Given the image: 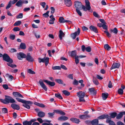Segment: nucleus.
Wrapping results in <instances>:
<instances>
[{
	"mask_svg": "<svg viewBox=\"0 0 125 125\" xmlns=\"http://www.w3.org/2000/svg\"><path fill=\"white\" fill-rule=\"evenodd\" d=\"M49 79L52 81L51 82L45 79L43 81L41 79L39 80V82L41 86L45 91L47 90V88L43 82L46 83L47 85H48L49 87H50L54 86L55 84V82H52L54 81V79L52 77H49Z\"/></svg>",
	"mask_w": 125,
	"mask_h": 125,
	"instance_id": "f257e3e1",
	"label": "nucleus"
},
{
	"mask_svg": "<svg viewBox=\"0 0 125 125\" xmlns=\"http://www.w3.org/2000/svg\"><path fill=\"white\" fill-rule=\"evenodd\" d=\"M18 0H13L12 1H10L6 8H10L11 7L12 4H13L17 2L15 5L18 7H21L24 3L27 4L28 3V1L27 0H19L17 1Z\"/></svg>",
	"mask_w": 125,
	"mask_h": 125,
	"instance_id": "f03ea898",
	"label": "nucleus"
},
{
	"mask_svg": "<svg viewBox=\"0 0 125 125\" xmlns=\"http://www.w3.org/2000/svg\"><path fill=\"white\" fill-rule=\"evenodd\" d=\"M3 58L4 60L9 62L7 63V64L8 66L12 68L17 67L16 65L11 64L13 62V61L7 54L4 53L3 55Z\"/></svg>",
	"mask_w": 125,
	"mask_h": 125,
	"instance_id": "7ed1b4c3",
	"label": "nucleus"
},
{
	"mask_svg": "<svg viewBox=\"0 0 125 125\" xmlns=\"http://www.w3.org/2000/svg\"><path fill=\"white\" fill-rule=\"evenodd\" d=\"M77 96L79 98V101L85 102V100L84 98L85 96V93L82 91H80L77 93Z\"/></svg>",
	"mask_w": 125,
	"mask_h": 125,
	"instance_id": "20e7f679",
	"label": "nucleus"
},
{
	"mask_svg": "<svg viewBox=\"0 0 125 125\" xmlns=\"http://www.w3.org/2000/svg\"><path fill=\"white\" fill-rule=\"evenodd\" d=\"M49 59L48 57L45 58V57L42 59L39 58H38V61L39 63L44 62L45 65L47 66L49 63Z\"/></svg>",
	"mask_w": 125,
	"mask_h": 125,
	"instance_id": "39448f33",
	"label": "nucleus"
},
{
	"mask_svg": "<svg viewBox=\"0 0 125 125\" xmlns=\"http://www.w3.org/2000/svg\"><path fill=\"white\" fill-rule=\"evenodd\" d=\"M26 103H24L22 105L24 107L28 109L30 108V105H31L33 104V103L31 101H26Z\"/></svg>",
	"mask_w": 125,
	"mask_h": 125,
	"instance_id": "423d86ee",
	"label": "nucleus"
},
{
	"mask_svg": "<svg viewBox=\"0 0 125 125\" xmlns=\"http://www.w3.org/2000/svg\"><path fill=\"white\" fill-rule=\"evenodd\" d=\"M5 99H0V101L3 104H8V102H9L8 101L10 98V96L6 95H5Z\"/></svg>",
	"mask_w": 125,
	"mask_h": 125,
	"instance_id": "0eeeda50",
	"label": "nucleus"
},
{
	"mask_svg": "<svg viewBox=\"0 0 125 125\" xmlns=\"http://www.w3.org/2000/svg\"><path fill=\"white\" fill-rule=\"evenodd\" d=\"M80 32V29L79 28H78L77 31H75L74 33L71 34V37L73 39H74L76 38V36L79 34Z\"/></svg>",
	"mask_w": 125,
	"mask_h": 125,
	"instance_id": "6e6552de",
	"label": "nucleus"
},
{
	"mask_svg": "<svg viewBox=\"0 0 125 125\" xmlns=\"http://www.w3.org/2000/svg\"><path fill=\"white\" fill-rule=\"evenodd\" d=\"M74 5L76 8H85V7L83 5L81 2L76 1L74 2Z\"/></svg>",
	"mask_w": 125,
	"mask_h": 125,
	"instance_id": "1a4fd4ad",
	"label": "nucleus"
},
{
	"mask_svg": "<svg viewBox=\"0 0 125 125\" xmlns=\"http://www.w3.org/2000/svg\"><path fill=\"white\" fill-rule=\"evenodd\" d=\"M26 60L29 62H32L34 61V60L33 57L31 56L30 53H28L26 55Z\"/></svg>",
	"mask_w": 125,
	"mask_h": 125,
	"instance_id": "9d476101",
	"label": "nucleus"
},
{
	"mask_svg": "<svg viewBox=\"0 0 125 125\" xmlns=\"http://www.w3.org/2000/svg\"><path fill=\"white\" fill-rule=\"evenodd\" d=\"M26 54L22 52H20L17 54V57L19 60H21L22 58H25L26 57Z\"/></svg>",
	"mask_w": 125,
	"mask_h": 125,
	"instance_id": "9b49d317",
	"label": "nucleus"
},
{
	"mask_svg": "<svg viewBox=\"0 0 125 125\" xmlns=\"http://www.w3.org/2000/svg\"><path fill=\"white\" fill-rule=\"evenodd\" d=\"M120 65V64L119 63H114L110 68V70H112L115 68H118L119 67Z\"/></svg>",
	"mask_w": 125,
	"mask_h": 125,
	"instance_id": "f8f14e48",
	"label": "nucleus"
},
{
	"mask_svg": "<svg viewBox=\"0 0 125 125\" xmlns=\"http://www.w3.org/2000/svg\"><path fill=\"white\" fill-rule=\"evenodd\" d=\"M124 115H125V111L120 112L119 114H117L116 118L118 119H120L123 117Z\"/></svg>",
	"mask_w": 125,
	"mask_h": 125,
	"instance_id": "ddd939ff",
	"label": "nucleus"
},
{
	"mask_svg": "<svg viewBox=\"0 0 125 125\" xmlns=\"http://www.w3.org/2000/svg\"><path fill=\"white\" fill-rule=\"evenodd\" d=\"M12 94L15 97L23 98V96L19 92H13L12 93Z\"/></svg>",
	"mask_w": 125,
	"mask_h": 125,
	"instance_id": "4468645a",
	"label": "nucleus"
},
{
	"mask_svg": "<svg viewBox=\"0 0 125 125\" xmlns=\"http://www.w3.org/2000/svg\"><path fill=\"white\" fill-rule=\"evenodd\" d=\"M11 106L14 110H19L20 108L19 105L16 104H11Z\"/></svg>",
	"mask_w": 125,
	"mask_h": 125,
	"instance_id": "2eb2a0df",
	"label": "nucleus"
},
{
	"mask_svg": "<svg viewBox=\"0 0 125 125\" xmlns=\"http://www.w3.org/2000/svg\"><path fill=\"white\" fill-rule=\"evenodd\" d=\"M65 4L67 6L69 7L72 5V2L71 0H64Z\"/></svg>",
	"mask_w": 125,
	"mask_h": 125,
	"instance_id": "dca6fc26",
	"label": "nucleus"
},
{
	"mask_svg": "<svg viewBox=\"0 0 125 125\" xmlns=\"http://www.w3.org/2000/svg\"><path fill=\"white\" fill-rule=\"evenodd\" d=\"M89 28L91 31L95 33H97L98 32V31L97 28L93 25L90 26Z\"/></svg>",
	"mask_w": 125,
	"mask_h": 125,
	"instance_id": "f3484780",
	"label": "nucleus"
},
{
	"mask_svg": "<svg viewBox=\"0 0 125 125\" xmlns=\"http://www.w3.org/2000/svg\"><path fill=\"white\" fill-rule=\"evenodd\" d=\"M70 121L73 123H75L76 124H78L80 122L79 119L75 118H72L70 119Z\"/></svg>",
	"mask_w": 125,
	"mask_h": 125,
	"instance_id": "a211bd4d",
	"label": "nucleus"
},
{
	"mask_svg": "<svg viewBox=\"0 0 125 125\" xmlns=\"http://www.w3.org/2000/svg\"><path fill=\"white\" fill-rule=\"evenodd\" d=\"M99 123L98 119H95L91 121V124L92 125H97Z\"/></svg>",
	"mask_w": 125,
	"mask_h": 125,
	"instance_id": "6ab92c4d",
	"label": "nucleus"
},
{
	"mask_svg": "<svg viewBox=\"0 0 125 125\" xmlns=\"http://www.w3.org/2000/svg\"><path fill=\"white\" fill-rule=\"evenodd\" d=\"M70 55L71 57L73 58H75L77 56H78L77 55V52L76 50H73L71 51Z\"/></svg>",
	"mask_w": 125,
	"mask_h": 125,
	"instance_id": "aec40b11",
	"label": "nucleus"
},
{
	"mask_svg": "<svg viewBox=\"0 0 125 125\" xmlns=\"http://www.w3.org/2000/svg\"><path fill=\"white\" fill-rule=\"evenodd\" d=\"M54 112L58 114H60L61 115H65V113L62 111L59 110H54Z\"/></svg>",
	"mask_w": 125,
	"mask_h": 125,
	"instance_id": "412c9836",
	"label": "nucleus"
},
{
	"mask_svg": "<svg viewBox=\"0 0 125 125\" xmlns=\"http://www.w3.org/2000/svg\"><path fill=\"white\" fill-rule=\"evenodd\" d=\"M55 81L56 83L59 84H63L64 86L65 85V84L63 83V81L60 79H56L55 80Z\"/></svg>",
	"mask_w": 125,
	"mask_h": 125,
	"instance_id": "4be33fe9",
	"label": "nucleus"
},
{
	"mask_svg": "<svg viewBox=\"0 0 125 125\" xmlns=\"http://www.w3.org/2000/svg\"><path fill=\"white\" fill-rule=\"evenodd\" d=\"M45 115V113L42 111H40L38 112L37 115L39 117L42 118L44 117Z\"/></svg>",
	"mask_w": 125,
	"mask_h": 125,
	"instance_id": "5701e85b",
	"label": "nucleus"
},
{
	"mask_svg": "<svg viewBox=\"0 0 125 125\" xmlns=\"http://www.w3.org/2000/svg\"><path fill=\"white\" fill-rule=\"evenodd\" d=\"M68 118L67 117L65 116H61L59 117L58 118V120L59 121H65L68 120Z\"/></svg>",
	"mask_w": 125,
	"mask_h": 125,
	"instance_id": "b1692460",
	"label": "nucleus"
},
{
	"mask_svg": "<svg viewBox=\"0 0 125 125\" xmlns=\"http://www.w3.org/2000/svg\"><path fill=\"white\" fill-rule=\"evenodd\" d=\"M65 35V34L63 32V31L61 30H60L59 31V37L61 40H62V37L64 36Z\"/></svg>",
	"mask_w": 125,
	"mask_h": 125,
	"instance_id": "393cba45",
	"label": "nucleus"
},
{
	"mask_svg": "<svg viewBox=\"0 0 125 125\" xmlns=\"http://www.w3.org/2000/svg\"><path fill=\"white\" fill-rule=\"evenodd\" d=\"M107 114H105L99 116L97 117L98 120H103L106 118Z\"/></svg>",
	"mask_w": 125,
	"mask_h": 125,
	"instance_id": "a878e982",
	"label": "nucleus"
},
{
	"mask_svg": "<svg viewBox=\"0 0 125 125\" xmlns=\"http://www.w3.org/2000/svg\"><path fill=\"white\" fill-rule=\"evenodd\" d=\"M108 94L107 93H104L102 94V99L103 100H105L108 97Z\"/></svg>",
	"mask_w": 125,
	"mask_h": 125,
	"instance_id": "bb28decb",
	"label": "nucleus"
},
{
	"mask_svg": "<svg viewBox=\"0 0 125 125\" xmlns=\"http://www.w3.org/2000/svg\"><path fill=\"white\" fill-rule=\"evenodd\" d=\"M109 114L111 118H114L116 117L117 113L115 112H113L110 113Z\"/></svg>",
	"mask_w": 125,
	"mask_h": 125,
	"instance_id": "cd10ccee",
	"label": "nucleus"
},
{
	"mask_svg": "<svg viewBox=\"0 0 125 125\" xmlns=\"http://www.w3.org/2000/svg\"><path fill=\"white\" fill-rule=\"evenodd\" d=\"M34 104L36 105H37L41 108H43L45 107V106L42 103H40L38 102H35Z\"/></svg>",
	"mask_w": 125,
	"mask_h": 125,
	"instance_id": "c85d7f7f",
	"label": "nucleus"
},
{
	"mask_svg": "<svg viewBox=\"0 0 125 125\" xmlns=\"http://www.w3.org/2000/svg\"><path fill=\"white\" fill-rule=\"evenodd\" d=\"M20 47L22 49L24 50L26 48V46L24 43L21 42L20 45Z\"/></svg>",
	"mask_w": 125,
	"mask_h": 125,
	"instance_id": "c756f323",
	"label": "nucleus"
},
{
	"mask_svg": "<svg viewBox=\"0 0 125 125\" xmlns=\"http://www.w3.org/2000/svg\"><path fill=\"white\" fill-rule=\"evenodd\" d=\"M59 22L60 23L65 22L67 21L66 20H64L63 17H60L59 19Z\"/></svg>",
	"mask_w": 125,
	"mask_h": 125,
	"instance_id": "7c9ffc66",
	"label": "nucleus"
},
{
	"mask_svg": "<svg viewBox=\"0 0 125 125\" xmlns=\"http://www.w3.org/2000/svg\"><path fill=\"white\" fill-rule=\"evenodd\" d=\"M44 121L46 122L49 123H48L46 122L42 124V125H52V123H50L51 122V121L50 120H45Z\"/></svg>",
	"mask_w": 125,
	"mask_h": 125,
	"instance_id": "2f4dec72",
	"label": "nucleus"
},
{
	"mask_svg": "<svg viewBox=\"0 0 125 125\" xmlns=\"http://www.w3.org/2000/svg\"><path fill=\"white\" fill-rule=\"evenodd\" d=\"M89 90L91 93L95 95L96 94V92L93 88H89Z\"/></svg>",
	"mask_w": 125,
	"mask_h": 125,
	"instance_id": "473e14b6",
	"label": "nucleus"
},
{
	"mask_svg": "<svg viewBox=\"0 0 125 125\" xmlns=\"http://www.w3.org/2000/svg\"><path fill=\"white\" fill-rule=\"evenodd\" d=\"M85 2L86 6L85 8H91L90 5V3L88 0H85Z\"/></svg>",
	"mask_w": 125,
	"mask_h": 125,
	"instance_id": "72a5a7b5",
	"label": "nucleus"
},
{
	"mask_svg": "<svg viewBox=\"0 0 125 125\" xmlns=\"http://www.w3.org/2000/svg\"><path fill=\"white\" fill-rule=\"evenodd\" d=\"M110 31L114 33L115 34H116L118 32V31L116 28H115L113 29H111Z\"/></svg>",
	"mask_w": 125,
	"mask_h": 125,
	"instance_id": "f704fd0d",
	"label": "nucleus"
},
{
	"mask_svg": "<svg viewBox=\"0 0 125 125\" xmlns=\"http://www.w3.org/2000/svg\"><path fill=\"white\" fill-rule=\"evenodd\" d=\"M54 114L55 113L54 112L52 113H49L48 114V117L51 118H53Z\"/></svg>",
	"mask_w": 125,
	"mask_h": 125,
	"instance_id": "c9c22d12",
	"label": "nucleus"
},
{
	"mask_svg": "<svg viewBox=\"0 0 125 125\" xmlns=\"http://www.w3.org/2000/svg\"><path fill=\"white\" fill-rule=\"evenodd\" d=\"M106 116H106V123H108L111 121V118L108 114H107Z\"/></svg>",
	"mask_w": 125,
	"mask_h": 125,
	"instance_id": "e433bc0d",
	"label": "nucleus"
},
{
	"mask_svg": "<svg viewBox=\"0 0 125 125\" xmlns=\"http://www.w3.org/2000/svg\"><path fill=\"white\" fill-rule=\"evenodd\" d=\"M9 102H8V104L9 103H13L15 102V100L11 96L10 98L9 101Z\"/></svg>",
	"mask_w": 125,
	"mask_h": 125,
	"instance_id": "4c0bfd02",
	"label": "nucleus"
},
{
	"mask_svg": "<svg viewBox=\"0 0 125 125\" xmlns=\"http://www.w3.org/2000/svg\"><path fill=\"white\" fill-rule=\"evenodd\" d=\"M63 93L66 96H68L70 94V93L67 90H64L62 91Z\"/></svg>",
	"mask_w": 125,
	"mask_h": 125,
	"instance_id": "58836bf2",
	"label": "nucleus"
},
{
	"mask_svg": "<svg viewBox=\"0 0 125 125\" xmlns=\"http://www.w3.org/2000/svg\"><path fill=\"white\" fill-rule=\"evenodd\" d=\"M16 99L17 100V101L18 102L22 103L23 104L24 103H26L25 102L26 100H23L21 98H16Z\"/></svg>",
	"mask_w": 125,
	"mask_h": 125,
	"instance_id": "ea45409f",
	"label": "nucleus"
},
{
	"mask_svg": "<svg viewBox=\"0 0 125 125\" xmlns=\"http://www.w3.org/2000/svg\"><path fill=\"white\" fill-rule=\"evenodd\" d=\"M55 96L56 97L60 99H63V98L61 95L59 93H56L55 94Z\"/></svg>",
	"mask_w": 125,
	"mask_h": 125,
	"instance_id": "a19ab883",
	"label": "nucleus"
},
{
	"mask_svg": "<svg viewBox=\"0 0 125 125\" xmlns=\"http://www.w3.org/2000/svg\"><path fill=\"white\" fill-rule=\"evenodd\" d=\"M21 23V22L20 21H16L14 24V26H18L20 25Z\"/></svg>",
	"mask_w": 125,
	"mask_h": 125,
	"instance_id": "79ce46f5",
	"label": "nucleus"
},
{
	"mask_svg": "<svg viewBox=\"0 0 125 125\" xmlns=\"http://www.w3.org/2000/svg\"><path fill=\"white\" fill-rule=\"evenodd\" d=\"M105 49L107 50L108 51L110 50L111 49V47L107 44H105L104 46Z\"/></svg>",
	"mask_w": 125,
	"mask_h": 125,
	"instance_id": "37998d69",
	"label": "nucleus"
},
{
	"mask_svg": "<svg viewBox=\"0 0 125 125\" xmlns=\"http://www.w3.org/2000/svg\"><path fill=\"white\" fill-rule=\"evenodd\" d=\"M23 125H31L30 121H25L23 122Z\"/></svg>",
	"mask_w": 125,
	"mask_h": 125,
	"instance_id": "c03bdc74",
	"label": "nucleus"
},
{
	"mask_svg": "<svg viewBox=\"0 0 125 125\" xmlns=\"http://www.w3.org/2000/svg\"><path fill=\"white\" fill-rule=\"evenodd\" d=\"M2 112L4 114L7 113L8 112L7 109L6 108H4L2 109Z\"/></svg>",
	"mask_w": 125,
	"mask_h": 125,
	"instance_id": "a18cd8bd",
	"label": "nucleus"
},
{
	"mask_svg": "<svg viewBox=\"0 0 125 125\" xmlns=\"http://www.w3.org/2000/svg\"><path fill=\"white\" fill-rule=\"evenodd\" d=\"M49 11H47L46 13L43 14V16L46 18L48 17L49 16Z\"/></svg>",
	"mask_w": 125,
	"mask_h": 125,
	"instance_id": "49530a36",
	"label": "nucleus"
},
{
	"mask_svg": "<svg viewBox=\"0 0 125 125\" xmlns=\"http://www.w3.org/2000/svg\"><path fill=\"white\" fill-rule=\"evenodd\" d=\"M104 32L106 34L107 36L108 37H110L111 36V35L108 32V30H106L104 31Z\"/></svg>",
	"mask_w": 125,
	"mask_h": 125,
	"instance_id": "de8ad7c7",
	"label": "nucleus"
},
{
	"mask_svg": "<svg viewBox=\"0 0 125 125\" xmlns=\"http://www.w3.org/2000/svg\"><path fill=\"white\" fill-rule=\"evenodd\" d=\"M55 18L53 17H52V19H50L49 21V23L50 24H53L54 23V21L55 20Z\"/></svg>",
	"mask_w": 125,
	"mask_h": 125,
	"instance_id": "09e8293b",
	"label": "nucleus"
},
{
	"mask_svg": "<svg viewBox=\"0 0 125 125\" xmlns=\"http://www.w3.org/2000/svg\"><path fill=\"white\" fill-rule=\"evenodd\" d=\"M23 14L22 13H21L19 14L16 16L17 19H21L23 18Z\"/></svg>",
	"mask_w": 125,
	"mask_h": 125,
	"instance_id": "8fccbe9b",
	"label": "nucleus"
},
{
	"mask_svg": "<svg viewBox=\"0 0 125 125\" xmlns=\"http://www.w3.org/2000/svg\"><path fill=\"white\" fill-rule=\"evenodd\" d=\"M52 69L53 70H60L61 69V67L60 66H53L52 67Z\"/></svg>",
	"mask_w": 125,
	"mask_h": 125,
	"instance_id": "3c124183",
	"label": "nucleus"
},
{
	"mask_svg": "<svg viewBox=\"0 0 125 125\" xmlns=\"http://www.w3.org/2000/svg\"><path fill=\"white\" fill-rule=\"evenodd\" d=\"M79 8H76V11L77 12V13L80 16H82V13L81 12V11L80 10H81V9L79 10Z\"/></svg>",
	"mask_w": 125,
	"mask_h": 125,
	"instance_id": "603ef678",
	"label": "nucleus"
},
{
	"mask_svg": "<svg viewBox=\"0 0 125 125\" xmlns=\"http://www.w3.org/2000/svg\"><path fill=\"white\" fill-rule=\"evenodd\" d=\"M123 91L121 89H119L118 91V93L120 95L122 94L123 93Z\"/></svg>",
	"mask_w": 125,
	"mask_h": 125,
	"instance_id": "864d4df0",
	"label": "nucleus"
},
{
	"mask_svg": "<svg viewBox=\"0 0 125 125\" xmlns=\"http://www.w3.org/2000/svg\"><path fill=\"white\" fill-rule=\"evenodd\" d=\"M79 57L78 56H77L75 58V62L76 64H77L79 62V60L78 59Z\"/></svg>",
	"mask_w": 125,
	"mask_h": 125,
	"instance_id": "5fc2aeb1",
	"label": "nucleus"
},
{
	"mask_svg": "<svg viewBox=\"0 0 125 125\" xmlns=\"http://www.w3.org/2000/svg\"><path fill=\"white\" fill-rule=\"evenodd\" d=\"M91 48L90 46H88L86 47V51L87 52H91Z\"/></svg>",
	"mask_w": 125,
	"mask_h": 125,
	"instance_id": "6e6d98bb",
	"label": "nucleus"
},
{
	"mask_svg": "<svg viewBox=\"0 0 125 125\" xmlns=\"http://www.w3.org/2000/svg\"><path fill=\"white\" fill-rule=\"evenodd\" d=\"M27 72L28 73L30 74H33L35 73L34 71L31 70V69H28L27 70Z\"/></svg>",
	"mask_w": 125,
	"mask_h": 125,
	"instance_id": "4d7b16f0",
	"label": "nucleus"
},
{
	"mask_svg": "<svg viewBox=\"0 0 125 125\" xmlns=\"http://www.w3.org/2000/svg\"><path fill=\"white\" fill-rule=\"evenodd\" d=\"M9 51L10 52L12 53L14 52H17V50L15 48H11L9 50Z\"/></svg>",
	"mask_w": 125,
	"mask_h": 125,
	"instance_id": "13d9d810",
	"label": "nucleus"
},
{
	"mask_svg": "<svg viewBox=\"0 0 125 125\" xmlns=\"http://www.w3.org/2000/svg\"><path fill=\"white\" fill-rule=\"evenodd\" d=\"M85 86V85L83 83H81L80 85V86L78 87V89L79 90H81L82 88H83Z\"/></svg>",
	"mask_w": 125,
	"mask_h": 125,
	"instance_id": "bf43d9fd",
	"label": "nucleus"
},
{
	"mask_svg": "<svg viewBox=\"0 0 125 125\" xmlns=\"http://www.w3.org/2000/svg\"><path fill=\"white\" fill-rule=\"evenodd\" d=\"M73 84L74 85H77L78 84V81L76 79L74 80Z\"/></svg>",
	"mask_w": 125,
	"mask_h": 125,
	"instance_id": "052dcab7",
	"label": "nucleus"
},
{
	"mask_svg": "<svg viewBox=\"0 0 125 125\" xmlns=\"http://www.w3.org/2000/svg\"><path fill=\"white\" fill-rule=\"evenodd\" d=\"M20 30V28L18 27H15L13 29V30L15 31H19Z\"/></svg>",
	"mask_w": 125,
	"mask_h": 125,
	"instance_id": "680f3d73",
	"label": "nucleus"
},
{
	"mask_svg": "<svg viewBox=\"0 0 125 125\" xmlns=\"http://www.w3.org/2000/svg\"><path fill=\"white\" fill-rule=\"evenodd\" d=\"M2 87L5 90H6L9 88V87L8 85L7 84H4L2 85Z\"/></svg>",
	"mask_w": 125,
	"mask_h": 125,
	"instance_id": "e2e57ef3",
	"label": "nucleus"
},
{
	"mask_svg": "<svg viewBox=\"0 0 125 125\" xmlns=\"http://www.w3.org/2000/svg\"><path fill=\"white\" fill-rule=\"evenodd\" d=\"M113 85L112 84V83L111 82V81H109L108 85V87L110 88H112L113 87Z\"/></svg>",
	"mask_w": 125,
	"mask_h": 125,
	"instance_id": "0e129e2a",
	"label": "nucleus"
},
{
	"mask_svg": "<svg viewBox=\"0 0 125 125\" xmlns=\"http://www.w3.org/2000/svg\"><path fill=\"white\" fill-rule=\"evenodd\" d=\"M15 35L13 34H11L10 36V38L12 40H14L15 39Z\"/></svg>",
	"mask_w": 125,
	"mask_h": 125,
	"instance_id": "69168bd1",
	"label": "nucleus"
},
{
	"mask_svg": "<svg viewBox=\"0 0 125 125\" xmlns=\"http://www.w3.org/2000/svg\"><path fill=\"white\" fill-rule=\"evenodd\" d=\"M116 124L117 125H125L123 123L120 121L117 122Z\"/></svg>",
	"mask_w": 125,
	"mask_h": 125,
	"instance_id": "338daca9",
	"label": "nucleus"
},
{
	"mask_svg": "<svg viewBox=\"0 0 125 125\" xmlns=\"http://www.w3.org/2000/svg\"><path fill=\"white\" fill-rule=\"evenodd\" d=\"M109 125H116L114 122L113 121L111 120L108 123Z\"/></svg>",
	"mask_w": 125,
	"mask_h": 125,
	"instance_id": "774afa93",
	"label": "nucleus"
}]
</instances>
